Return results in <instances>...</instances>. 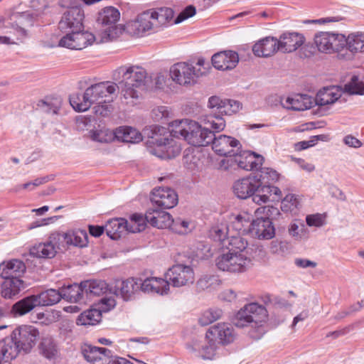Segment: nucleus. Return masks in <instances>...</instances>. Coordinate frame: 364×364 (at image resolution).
Instances as JSON below:
<instances>
[{
  "instance_id": "nucleus-1",
  "label": "nucleus",
  "mask_w": 364,
  "mask_h": 364,
  "mask_svg": "<svg viewBox=\"0 0 364 364\" xmlns=\"http://www.w3.org/2000/svg\"><path fill=\"white\" fill-rule=\"evenodd\" d=\"M84 18V11L79 6L70 7L63 13L58 23V28L67 34L59 41V46L81 50L96 40L93 33L82 32Z\"/></svg>"
},
{
  "instance_id": "nucleus-2",
  "label": "nucleus",
  "mask_w": 364,
  "mask_h": 364,
  "mask_svg": "<svg viewBox=\"0 0 364 364\" xmlns=\"http://www.w3.org/2000/svg\"><path fill=\"white\" fill-rule=\"evenodd\" d=\"M207 127H202L198 122L190 119L175 120L170 123L171 133L175 138H183L194 146H205L210 144L213 129L220 132L225 127V121L220 116L210 115Z\"/></svg>"
},
{
  "instance_id": "nucleus-3",
  "label": "nucleus",
  "mask_w": 364,
  "mask_h": 364,
  "mask_svg": "<svg viewBox=\"0 0 364 364\" xmlns=\"http://www.w3.org/2000/svg\"><path fill=\"white\" fill-rule=\"evenodd\" d=\"M268 320L266 308L256 302L245 304L232 318L233 324L237 328L249 327V336L255 340L260 339L267 332L265 326Z\"/></svg>"
},
{
  "instance_id": "nucleus-4",
  "label": "nucleus",
  "mask_w": 364,
  "mask_h": 364,
  "mask_svg": "<svg viewBox=\"0 0 364 364\" xmlns=\"http://www.w3.org/2000/svg\"><path fill=\"white\" fill-rule=\"evenodd\" d=\"M118 86L109 81L101 82L88 87L82 95L76 94L70 97V103L77 112L87 111L93 104L103 100L104 102L112 101V95L114 94Z\"/></svg>"
},
{
  "instance_id": "nucleus-5",
  "label": "nucleus",
  "mask_w": 364,
  "mask_h": 364,
  "mask_svg": "<svg viewBox=\"0 0 364 364\" xmlns=\"http://www.w3.org/2000/svg\"><path fill=\"white\" fill-rule=\"evenodd\" d=\"M173 16V11L169 8H160L157 10H147L139 14L136 18L130 22L129 28L134 35L143 36L146 32H156L166 26Z\"/></svg>"
},
{
  "instance_id": "nucleus-6",
  "label": "nucleus",
  "mask_w": 364,
  "mask_h": 364,
  "mask_svg": "<svg viewBox=\"0 0 364 364\" xmlns=\"http://www.w3.org/2000/svg\"><path fill=\"white\" fill-rule=\"evenodd\" d=\"M115 79L122 77L118 87H121L122 93L125 99H137L138 91L136 88L144 85L147 73L139 66H122L116 70Z\"/></svg>"
},
{
  "instance_id": "nucleus-7",
  "label": "nucleus",
  "mask_w": 364,
  "mask_h": 364,
  "mask_svg": "<svg viewBox=\"0 0 364 364\" xmlns=\"http://www.w3.org/2000/svg\"><path fill=\"white\" fill-rule=\"evenodd\" d=\"M173 137L175 136L171 133L170 126L168 131L164 127H156L151 136V143L154 145L151 153L162 159H170L178 156L181 151V145Z\"/></svg>"
},
{
  "instance_id": "nucleus-8",
  "label": "nucleus",
  "mask_w": 364,
  "mask_h": 364,
  "mask_svg": "<svg viewBox=\"0 0 364 364\" xmlns=\"http://www.w3.org/2000/svg\"><path fill=\"white\" fill-rule=\"evenodd\" d=\"M119 18V11L112 6L105 7L99 11L96 21L98 26L103 28L100 43L113 41L121 33V29L117 25Z\"/></svg>"
},
{
  "instance_id": "nucleus-9",
  "label": "nucleus",
  "mask_w": 364,
  "mask_h": 364,
  "mask_svg": "<svg viewBox=\"0 0 364 364\" xmlns=\"http://www.w3.org/2000/svg\"><path fill=\"white\" fill-rule=\"evenodd\" d=\"M105 228L107 236L112 240H117L125 231L141 232L144 230L145 224L144 217L135 213L131 216L129 223L122 218H112L107 222Z\"/></svg>"
},
{
  "instance_id": "nucleus-10",
  "label": "nucleus",
  "mask_w": 364,
  "mask_h": 364,
  "mask_svg": "<svg viewBox=\"0 0 364 364\" xmlns=\"http://www.w3.org/2000/svg\"><path fill=\"white\" fill-rule=\"evenodd\" d=\"M216 265L220 270L232 273H242L252 266V260L245 253L228 252L217 257Z\"/></svg>"
},
{
  "instance_id": "nucleus-11",
  "label": "nucleus",
  "mask_w": 364,
  "mask_h": 364,
  "mask_svg": "<svg viewBox=\"0 0 364 364\" xmlns=\"http://www.w3.org/2000/svg\"><path fill=\"white\" fill-rule=\"evenodd\" d=\"M263 160L262 156L257 155L254 152L243 151L240 154L237 152L233 158L221 160L220 167L223 170H228L229 168L237 166L246 171L258 170L262 166Z\"/></svg>"
},
{
  "instance_id": "nucleus-12",
  "label": "nucleus",
  "mask_w": 364,
  "mask_h": 364,
  "mask_svg": "<svg viewBox=\"0 0 364 364\" xmlns=\"http://www.w3.org/2000/svg\"><path fill=\"white\" fill-rule=\"evenodd\" d=\"M203 73L200 68L196 69L192 64L186 62L175 63L170 68L171 79L180 85L194 84Z\"/></svg>"
},
{
  "instance_id": "nucleus-13",
  "label": "nucleus",
  "mask_w": 364,
  "mask_h": 364,
  "mask_svg": "<svg viewBox=\"0 0 364 364\" xmlns=\"http://www.w3.org/2000/svg\"><path fill=\"white\" fill-rule=\"evenodd\" d=\"M11 336L21 351L28 353L39 338V331L33 326L23 325L16 328L12 331Z\"/></svg>"
},
{
  "instance_id": "nucleus-14",
  "label": "nucleus",
  "mask_w": 364,
  "mask_h": 364,
  "mask_svg": "<svg viewBox=\"0 0 364 364\" xmlns=\"http://www.w3.org/2000/svg\"><path fill=\"white\" fill-rule=\"evenodd\" d=\"M211 139L210 144L213 151L217 154L227 158H233L242 147L240 142L235 138L223 134L216 136L213 132Z\"/></svg>"
},
{
  "instance_id": "nucleus-15",
  "label": "nucleus",
  "mask_w": 364,
  "mask_h": 364,
  "mask_svg": "<svg viewBox=\"0 0 364 364\" xmlns=\"http://www.w3.org/2000/svg\"><path fill=\"white\" fill-rule=\"evenodd\" d=\"M60 237L59 232L50 234L46 242L36 244L30 248L31 256L41 259L53 258L60 246Z\"/></svg>"
},
{
  "instance_id": "nucleus-16",
  "label": "nucleus",
  "mask_w": 364,
  "mask_h": 364,
  "mask_svg": "<svg viewBox=\"0 0 364 364\" xmlns=\"http://www.w3.org/2000/svg\"><path fill=\"white\" fill-rule=\"evenodd\" d=\"M141 279H117L111 284V294L129 301L134 298L136 293L141 291Z\"/></svg>"
},
{
  "instance_id": "nucleus-17",
  "label": "nucleus",
  "mask_w": 364,
  "mask_h": 364,
  "mask_svg": "<svg viewBox=\"0 0 364 364\" xmlns=\"http://www.w3.org/2000/svg\"><path fill=\"white\" fill-rule=\"evenodd\" d=\"M166 278L175 287H180L194 282L193 269L186 265L176 264L171 267L166 274Z\"/></svg>"
},
{
  "instance_id": "nucleus-18",
  "label": "nucleus",
  "mask_w": 364,
  "mask_h": 364,
  "mask_svg": "<svg viewBox=\"0 0 364 364\" xmlns=\"http://www.w3.org/2000/svg\"><path fill=\"white\" fill-rule=\"evenodd\" d=\"M151 201L161 209H170L178 203V195L170 188H154L151 193Z\"/></svg>"
},
{
  "instance_id": "nucleus-19",
  "label": "nucleus",
  "mask_w": 364,
  "mask_h": 364,
  "mask_svg": "<svg viewBox=\"0 0 364 364\" xmlns=\"http://www.w3.org/2000/svg\"><path fill=\"white\" fill-rule=\"evenodd\" d=\"M213 338L216 343L227 345L234 341L235 333L233 328L225 323H218L207 331V338Z\"/></svg>"
},
{
  "instance_id": "nucleus-20",
  "label": "nucleus",
  "mask_w": 364,
  "mask_h": 364,
  "mask_svg": "<svg viewBox=\"0 0 364 364\" xmlns=\"http://www.w3.org/2000/svg\"><path fill=\"white\" fill-rule=\"evenodd\" d=\"M249 231L253 237L259 239L269 240L275 235L272 222L268 217H261L252 220Z\"/></svg>"
},
{
  "instance_id": "nucleus-21",
  "label": "nucleus",
  "mask_w": 364,
  "mask_h": 364,
  "mask_svg": "<svg viewBox=\"0 0 364 364\" xmlns=\"http://www.w3.org/2000/svg\"><path fill=\"white\" fill-rule=\"evenodd\" d=\"M144 220L159 229L171 228L173 223L172 216L168 213L158 209V207L149 208Z\"/></svg>"
},
{
  "instance_id": "nucleus-22",
  "label": "nucleus",
  "mask_w": 364,
  "mask_h": 364,
  "mask_svg": "<svg viewBox=\"0 0 364 364\" xmlns=\"http://www.w3.org/2000/svg\"><path fill=\"white\" fill-rule=\"evenodd\" d=\"M305 38L296 32H284L277 38L279 51L283 53H292L301 47Z\"/></svg>"
},
{
  "instance_id": "nucleus-23",
  "label": "nucleus",
  "mask_w": 364,
  "mask_h": 364,
  "mask_svg": "<svg viewBox=\"0 0 364 364\" xmlns=\"http://www.w3.org/2000/svg\"><path fill=\"white\" fill-rule=\"evenodd\" d=\"M257 181L253 175L236 181L232 187L235 195L240 199L253 197L259 187Z\"/></svg>"
},
{
  "instance_id": "nucleus-24",
  "label": "nucleus",
  "mask_w": 364,
  "mask_h": 364,
  "mask_svg": "<svg viewBox=\"0 0 364 364\" xmlns=\"http://www.w3.org/2000/svg\"><path fill=\"white\" fill-rule=\"evenodd\" d=\"M212 64L220 70H229L235 68L239 62L238 54L232 50L217 53L212 57Z\"/></svg>"
},
{
  "instance_id": "nucleus-25",
  "label": "nucleus",
  "mask_w": 364,
  "mask_h": 364,
  "mask_svg": "<svg viewBox=\"0 0 364 364\" xmlns=\"http://www.w3.org/2000/svg\"><path fill=\"white\" fill-rule=\"evenodd\" d=\"M82 353L85 360L92 364H105L112 355L110 350L89 344L82 347Z\"/></svg>"
},
{
  "instance_id": "nucleus-26",
  "label": "nucleus",
  "mask_w": 364,
  "mask_h": 364,
  "mask_svg": "<svg viewBox=\"0 0 364 364\" xmlns=\"http://www.w3.org/2000/svg\"><path fill=\"white\" fill-rule=\"evenodd\" d=\"M279 51L277 38L267 36L259 40L252 46V52L257 57L268 58Z\"/></svg>"
},
{
  "instance_id": "nucleus-27",
  "label": "nucleus",
  "mask_w": 364,
  "mask_h": 364,
  "mask_svg": "<svg viewBox=\"0 0 364 364\" xmlns=\"http://www.w3.org/2000/svg\"><path fill=\"white\" fill-rule=\"evenodd\" d=\"M192 350L196 352L197 355L203 359H213L216 351L217 343L213 338H205L202 341H193L190 346Z\"/></svg>"
},
{
  "instance_id": "nucleus-28",
  "label": "nucleus",
  "mask_w": 364,
  "mask_h": 364,
  "mask_svg": "<svg viewBox=\"0 0 364 364\" xmlns=\"http://www.w3.org/2000/svg\"><path fill=\"white\" fill-rule=\"evenodd\" d=\"M141 291L144 293H156L161 295L168 294L169 282L166 278L150 277L144 280L141 279Z\"/></svg>"
},
{
  "instance_id": "nucleus-29",
  "label": "nucleus",
  "mask_w": 364,
  "mask_h": 364,
  "mask_svg": "<svg viewBox=\"0 0 364 364\" xmlns=\"http://www.w3.org/2000/svg\"><path fill=\"white\" fill-rule=\"evenodd\" d=\"M26 265L20 259H11L0 264V276L2 278H21L26 272Z\"/></svg>"
},
{
  "instance_id": "nucleus-30",
  "label": "nucleus",
  "mask_w": 364,
  "mask_h": 364,
  "mask_svg": "<svg viewBox=\"0 0 364 364\" xmlns=\"http://www.w3.org/2000/svg\"><path fill=\"white\" fill-rule=\"evenodd\" d=\"M83 282L80 284L74 283L60 288L62 299L69 302L85 303V291H84Z\"/></svg>"
},
{
  "instance_id": "nucleus-31",
  "label": "nucleus",
  "mask_w": 364,
  "mask_h": 364,
  "mask_svg": "<svg viewBox=\"0 0 364 364\" xmlns=\"http://www.w3.org/2000/svg\"><path fill=\"white\" fill-rule=\"evenodd\" d=\"M20 353L21 351L11 334L0 341V360L10 362L16 359Z\"/></svg>"
},
{
  "instance_id": "nucleus-32",
  "label": "nucleus",
  "mask_w": 364,
  "mask_h": 364,
  "mask_svg": "<svg viewBox=\"0 0 364 364\" xmlns=\"http://www.w3.org/2000/svg\"><path fill=\"white\" fill-rule=\"evenodd\" d=\"M86 301L95 296H101L106 293L111 294V284L104 280H87L83 282Z\"/></svg>"
},
{
  "instance_id": "nucleus-33",
  "label": "nucleus",
  "mask_w": 364,
  "mask_h": 364,
  "mask_svg": "<svg viewBox=\"0 0 364 364\" xmlns=\"http://www.w3.org/2000/svg\"><path fill=\"white\" fill-rule=\"evenodd\" d=\"M60 244L63 242L67 245H73L76 247H85L87 244V233L83 230H68L66 232H60Z\"/></svg>"
},
{
  "instance_id": "nucleus-34",
  "label": "nucleus",
  "mask_w": 364,
  "mask_h": 364,
  "mask_svg": "<svg viewBox=\"0 0 364 364\" xmlns=\"http://www.w3.org/2000/svg\"><path fill=\"white\" fill-rule=\"evenodd\" d=\"M26 287L21 278H7L1 284V295L5 299H12Z\"/></svg>"
},
{
  "instance_id": "nucleus-35",
  "label": "nucleus",
  "mask_w": 364,
  "mask_h": 364,
  "mask_svg": "<svg viewBox=\"0 0 364 364\" xmlns=\"http://www.w3.org/2000/svg\"><path fill=\"white\" fill-rule=\"evenodd\" d=\"M113 134L118 141L126 143L136 144L143 139L140 132L131 127H119L113 132Z\"/></svg>"
},
{
  "instance_id": "nucleus-36",
  "label": "nucleus",
  "mask_w": 364,
  "mask_h": 364,
  "mask_svg": "<svg viewBox=\"0 0 364 364\" xmlns=\"http://www.w3.org/2000/svg\"><path fill=\"white\" fill-rule=\"evenodd\" d=\"M340 97L341 92L338 87H323L318 92L314 101L318 106H325L333 104Z\"/></svg>"
},
{
  "instance_id": "nucleus-37",
  "label": "nucleus",
  "mask_w": 364,
  "mask_h": 364,
  "mask_svg": "<svg viewBox=\"0 0 364 364\" xmlns=\"http://www.w3.org/2000/svg\"><path fill=\"white\" fill-rule=\"evenodd\" d=\"M37 304L39 306H53L58 303L62 299L60 289H49L35 295Z\"/></svg>"
},
{
  "instance_id": "nucleus-38",
  "label": "nucleus",
  "mask_w": 364,
  "mask_h": 364,
  "mask_svg": "<svg viewBox=\"0 0 364 364\" xmlns=\"http://www.w3.org/2000/svg\"><path fill=\"white\" fill-rule=\"evenodd\" d=\"M37 302L35 295L26 296L15 303L12 306L11 311L16 316H23L39 306Z\"/></svg>"
},
{
  "instance_id": "nucleus-39",
  "label": "nucleus",
  "mask_w": 364,
  "mask_h": 364,
  "mask_svg": "<svg viewBox=\"0 0 364 364\" xmlns=\"http://www.w3.org/2000/svg\"><path fill=\"white\" fill-rule=\"evenodd\" d=\"M102 318L101 311L97 309H90L85 311L78 316L76 323L80 326H94L98 323Z\"/></svg>"
},
{
  "instance_id": "nucleus-40",
  "label": "nucleus",
  "mask_w": 364,
  "mask_h": 364,
  "mask_svg": "<svg viewBox=\"0 0 364 364\" xmlns=\"http://www.w3.org/2000/svg\"><path fill=\"white\" fill-rule=\"evenodd\" d=\"M39 349L43 356L48 359L55 358L58 352V348L54 339L50 336H43L39 345Z\"/></svg>"
},
{
  "instance_id": "nucleus-41",
  "label": "nucleus",
  "mask_w": 364,
  "mask_h": 364,
  "mask_svg": "<svg viewBox=\"0 0 364 364\" xmlns=\"http://www.w3.org/2000/svg\"><path fill=\"white\" fill-rule=\"evenodd\" d=\"M250 216L247 213H242L236 215L232 221L230 228L235 230L237 234H245L250 232Z\"/></svg>"
},
{
  "instance_id": "nucleus-42",
  "label": "nucleus",
  "mask_w": 364,
  "mask_h": 364,
  "mask_svg": "<svg viewBox=\"0 0 364 364\" xmlns=\"http://www.w3.org/2000/svg\"><path fill=\"white\" fill-rule=\"evenodd\" d=\"M259 169V170L253 175L254 178L257 180V181L259 186H261V184H271L278 180L279 174L276 171L270 168H262L261 166Z\"/></svg>"
},
{
  "instance_id": "nucleus-43",
  "label": "nucleus",
  "mask_w": 364,
  "mask_h": 364,
  "mask_svg": "<svg viewBox=\"0 0 364 364\" xmlns=\"http://www.w3.org/2000/svg\"><path fill=\"white\" fill-rule=\"evenodd\" d=\"M61 105V99L58 97H46L45 100H41L37 103L38 109L45 113L50 114H58Z\"/></svg>"
},
{
  "instance_id": "nucleus-44",
  "label": "nucleus",
  "mask_w": 364,
  "mask_h": 364,
  "mask_svg": "<svg viewBox=\"0 0 364 364\" xmlns=\"http://www.w3.org/2000/svg\"><path fill=\"white\" fill-rule=\"evenodd\" d=\"M225 247L228 249V252L245 254L247 242L240 235H231L228 238Z\"/></svg>"
},
{
  "instance_id": "nucleus-45",
  "label": "nucleus",
  "mask_w": 364,
  "mask_h": 364,
  "mask_svg": "<svg viewBox=\"0 0 364 364\" xmlns=\"http://www.w3.org/2000/svg\"><path fill=\"white\" fill-rule=\"evenodd\" d=\"M314 43L318 50L322 53H332V42L331 33L320 32L314 36Z\"/></svg>"
},
{
  "instance_id": "nucleus-46",
  "label": "nucleus",
  "mask_w": 364,
  "mask_h": 364,
  "mask_svg": "<svg viewBox=\"0 0 364 364\" xmlns=\"http://www.w3.org/2000/svg\"><path fill=\"white\" fill-rule=\"evenodd\" d=\"M287 103L291 105V108L294 110H304L311 107L313 101L307 95H302L294 98L288 97Z\"/></svg>"
},
{
  "instance_id": "nucleus-47",
  "label": "nucleus",
  "mask_w": 364,
  "mask_h": 364,
  "mask_svg": "<svg viewBox=\"0 0 364 364\" xmlns=\"http://www.w3.org/2000/svg\"><path fill=\"white\" fill-rule=\"evenodd\" d=\"M230 231V227L220 224L213 227L210 230V237L215 241L219 242L222 246H226V241Z\"/></svg>"
},
{
  "instance_id": "nucleus-48",
  "label": "nucleus",
  "mask_w": 364,
  "mask_h": 364,
  "mask_svg": "<svg viewBox=\"0 0 364 364\" xmlns=\"http://www.w3.org/2000/svg\"><path fill=\"white\" fill-rule=\"evenodd\" d=\"M347 48L353 53L364 51V33L349 35L348 36Z\"/></svg>"
},
{
  "instance_id": "nucleus-49",
  "label": "nucleus",
  "mask_w": 364,
  "mask_h": 364,
  "mask_svg": "<svg viewBox=\"0 0 364 364\" xmlns=\"http://www.w3.org/2000/svg\"><path fill=\"white\" fill-rule=\"evenodd\" d=\"M272 196L271 184H261L253 196V201L257 204L266 203Z\"/></svg>"
},
{
  "instance_id": "nucleus-50",
  "label": "nucleus",
  "mask_w": 364,
  "mask_h": 364,
  "mask_svg": "<svg viewBox=\"0 0 364 364\" xmlns=\"http://www.w3.org/2000/svg\"><path fill=\"white\" fill-rule=\"evenodd\" d=\"M343 92L350 95H364V83L359 81L358 77L353 75L349 82L343 86Z\"/></svg>"
},
{
  "instance_id": "nucleus-51",
  "label": "nucleus",
  "mask_w": 364,
  "mask_h": 364,
  "mask_svg": "<svg viewBox=\"0 0 364 364\" xmlns=\"http://www.w3.org/2000/svg\"><path fill=\"white\" fill-rule=\"evenodd\" d=\"M222 314L223 311L220 309H210L202 314L199 318V323L201 326H208L219 319Z\"/></svg>"
},
{
  "instance_id": "nucleus-52",
  "label": "nucleus",
  "mask_w": 364,
  "mask_h": 364,
  "mask_svg": "<svg viewBox=\"0 0 364 364\" xmlns=\"http://www.w3.org/2000/svg\"><path fill=\"white\" fill-rule=\"evenodd\" d=\"M299 200L294 194H287L281 203V209L283 212H293L298 208Z\"/></svg>"
},
{
  "instance_id": "nucleus-53",
  "label": "nucleus",
  "mask_w": 364,
  "mask_h": 364,
  "mask_svg": "<svg viewBox=\"0 0 364 364\" xmlns=\"http://www.w3.org/2000/svg\"><path fill=\"white\" fill-rule=\"evenodd\" d=\"M91 139L93 141L101 142V143H107L112 141L113 139L114 134L113 132H110L109 130H95L90 132Z\"/></svg>"
},
{
  "instance_id": "nucleus-54",
  "label": "nucleus",
  "mask_w": 364,
  "mask_h": 364,
  "mask_svg": "<svg viewBox=\"0 0 364 364\" xmlns=\"http://www.w3.org/2000/svg\"><path fill=\"white\" fill-rule=\"evenodd\" d=\"M332 42V53L338 52L344 47H347L348 38L343 34H335L331 33Z\"/></svg>"
},
{
  "instance_id": "nucleus-55",
  "label": "nucleus",
  "mask_w": 364,
  "mask_h": 364,
  "mask_svg": "<svg viewBox=\"0 0 364 364\" xmlns=\"http://www.w3.org/2000/svg\"><path fill=\"white\" fill-rule=\"evenodd\" d=\"M104 102L103 100L97 102V105L93 107L94 112L97 116L107 117L112 112V105Z\"/></svg>"
},
{
  "instance_id": "nucleus-56",
  "label": "nucleus",
  "mask_w": 364,
  "mask_h": 364,
  "mask_svg": "<svg viewBox=\"0 0 364 364\" xmlns=\"http://www.w3.org/2000/svg\"><path fill=\"white\" fill-rule=\"evenodd\" d=\"M189 222L186 220H182L181 219L173 220V223L171 228L176 232L183 235L186 234L189 231Z\"/></svg>"
},
{
  "instance_id": "nucleus-57",
  "label": "nucleus",
  "mask_w": 364,
  "mask_h": 364,
  "mask_svg": "<svg viewBox=\"0 0 364 364\" xmlns=\"http://www.w3.org/2000/svg\"><path fill=\"white\" fill-rule=\"evenodd\" d=\"M306 224L311 227H321L325 224V218L319 213L309 215L306 218Z\"/></svg>"
},
{
  "instance_id": "nucleus-58",
  "label": "nucleus",
  "mask_w": 364,
  "mask_h": 364,
  "mask_svg": "<svg viewBox=\"0 0 364 364\" xmlns=\"http://www.w3.org/2000/svg\"><path fill=\"white\" fill-rule=\"evenodd\" d=\"M218 281L217 278L214 276H203L197 282V287L200 290H205Z\"/></svg>"
},
{
  "instance_id": "nucleus-59",
  "label": "nucleus",
  "mask_w": 364,
  "mask_h": 364,
  "mask_svg": "<svg viewBox=\"0 0 364 364\" xmlns=\"http://www.w3.org/2000/svg\"><path fill=\"white\" fill-rule=\"evenodd\" d=\"M196 8L193 6H188L178 15L174 20V23H180L184 20L193 16L196 14Z\"/></svg>"
},
{
  "instance_id": "nucleus-60",
  "label": "nucleus",
  "mask_w": 364,
  "mask_h": 364,
  "mask_svg": "<svg viewBox=\"0 0 364 364\" xmlns=\"http://www.w3.org/2000/svg\"><path fill=\"white\" fill-rule=\"evenodd\" d=\"M294 264L299 268H315L317 266V263L304 258H296L294 259Z\"/></svg>"
},
{
  "instance_id": "nucleus-61",
  "label": "nucleus",
  "mask_w": 364,
  "mask_h": 364,
  "mask_svg": "<svg viewBox=\"0 0 364 364\" xmlns=\"http://www.w3.org/2000/svg\"><path fill=\"white\" fill-rule=\"evenodd\" d=\"M320 136H313L309 141H299L296 144V149L304 150L314 146Z\"/></svg>"
},
{
  "instance_id": "nucleus-62",
  "label": "nucleus",
  "mask_w": 364,
  "mask_h": 364,
  "mask_svg": "<svg viewBox=\"0 0 364 364\" xmlns=\"http://www.w3.org/2000/svg\"><path fill=\"white\" fill-rule=\"evenodd\" d=\"M343 143L349 147L359 148L362 146V142L351 134H348L343 138Z\"/></svg>"
},
{
  "instance_id": "nucleus-63",
  "label": "nucleus",
  "mask_w": 364,
  "mask_h": 364,
  "mask_svg": "<svg viewBox=\"0 0 364 364\" xmlns=\"http://www.w3.org/2000/svg\"><path fill=\"white\" fill-rule=\"evenodd\" d=\"M48 181L46 177L36 178L33 181L28 182L22 184V187L23 189H27L28 191L33 190L36 187L46 183Z\"/></svg>"
},
{
  "instance_id": "nucleus-64",
  "label": "nucleus",
  "mask_w": 364,
  "mask_h": 364,
  "mask_svg": "<svg viewBox=\"0 0 364 364\" xmlns=\"http://www.w3.org/2000/svg\"><path fill=\"white\" fill-rule=\"evenodd\" d=\"M153 112L156 119L167 118L169 116L170 112L167 107L160 106L153 110Z\"/></svg>"
}]
</instances>
